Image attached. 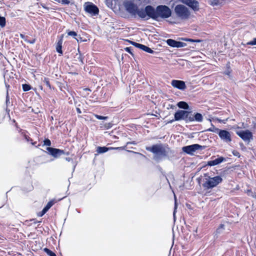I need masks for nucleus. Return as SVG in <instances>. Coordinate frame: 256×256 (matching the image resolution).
<instances>
[{"label":"nucleus","instance_id":"45","mask_svg":"<svg viewBox=\"0 0 256 256\" xmlns=\"http://www.w3.org/2000/svg\"><path fill=\"white\" fill-rule=\"evenodd\" d=\"M224 74L226 75L230 76V71L229 70H228L224 72Z\"/></svg>","mask_w":256,"mask_h":256},{"label":"nucleus","instance_id":"27","mask_svg":"<svg viewBox=\"0 0 256 256\" xmlns=\"http://www.w3.org/2000/svg\"><path fill=\"white\" fill-rule=\"evenodd\" d=\"M22 89L24 92H27L30 90V86L28 84H23Z\"/></svg>","mask_w":256,"mask_h":256},{"label":"nucleus","instance_id":"6","mask_svg":"<svg viewBox=\"0 0 256 256\" xmlns=\"http://www.w3.org/2000/svg\"><path fill=\"white\" fill-rule=\"evenodd\" d=\"M174 118L176 121L184 120L186 122H188L189 120H192V118H190V112L184 110H178L175 112Z\"/></svg>","mask_w":256,"mask_h":256},{"label":"nucleus","instance_id":"43","mask_svg":"<svg viewBox=\"0 0 256 256\" xmlns=\"http://www.w3.org/2000/svg\"><path fill=\"white\" fill-rule=\"evenodd\" d=\"M20 37L22 38L24 41L25 39H27L28 36H25L24 34H20Z\"/></svg>","mask_w":256,"mask_h":256},{"label":"nucleus","instance_id":"4","mask_svg":"<svg viewBox=\"0 0 256 256\" xmlns=\"http://www.w3.org/2000/svg\"><path fill=\"white\" fill-rule=\"evenodd\" d=\"M205 181L202 184V186L206 189H211L216 186L222 181V178L220 176H217L211 178L208 174H204Z\"/></svg>","mask_w":256,"mask_h":256},{"label":"nucleus","instance_id":"5","mask_svg":"<svg viewBox=\"0 0 256 256\" xmlns=\"http://www.w3.org/2000/svg\"><path fill=\"white\" fill-rule=\"evenodd\" d=\"M174 12L176 16L182 20L189 18L190 12L189 9L183 4H178L174 8Z\"/></svg>","mask_w":256,"mask_h":256},{"label":"nucleus","instance_id":"11","mask_svg":"<svg viewBox=\"0 0 256 256\" xmlns=\"http://www.w3.org/2000/svg\"><path fill=\"white\" fill-rule=\"evenodd\" d=\"M218 134L220 139L226 142H230L232 141L230 132L226 130H220Z\"/></svg>","mask_w":256,"mask_h":256},{"label":"nucleus","instance_id":"19","mask_svg":"<svg viewBox=\"0 0 256 256\" xmlns=\"http://www.w3.org/2000/svg\"><path fill=\"white\" fill-rule=\"evenodd\" d=\"M178 106L180 108H182L184 110H188L189 106L188 104L185 102L181 101L178 102L177 104Z\"/></svg>","mask_w":256,"mask_h":256},{"label":"nucleus","instance_id":"38","mask_svg":"<svg viewBox=\"0 0 256 256\" xmlns=\"http://www.w3.org/2000/svg\"><path fill=\"white\" fill-rule=\"evenodd\" d=\"M25 42L31 44H34L36 42V38H34L31 40H28V39H25Z\"/></svg>","mask_w":256,"mask_h":256},{"label":"nucleus","instance_id":"49","mask_svg":"<svg viewBox=\"0 0 256 256\" xmlns=\"http://www.w3.org/2000/svg\"><path fill=\"white\" fill-rule=\"evenodd\" d=\"M66 160L68 162H70L72 160V159L70 158H66Z\"/></svg>","mask_w":256,"mask_h":256},{"label":"nucleus","instance_id":"3","mask_svg":"<svg viewBox=\"0 0 256 256\" xmlns=\"http://www.w3.org/2000/svg\"><path fill=\"white\" fill-rule=\"evenodd\" d=\"M126 10L132 16H136L137 14L141 18L146 20V6L144 8H138L136 4L131 1H126L124 2Z\"/></svg>","mask_w":256,"mask_h":256},{"label":"nucleus","instance_id":"20","mask_svg":"<svg viewBox=\"0 0 256 256\" xmlns=\"http://www.w3.org/2000/svg\"><path fill=\"white\" fill-rule=\"evenodd\" d=\"M56 201L53 200L50 201L44 208V212H46L48 210L55 204Z\"/></svg>","mask_w":256,"mask_h":256},{"label":"nucleus","instance_id":"34","mask_svg":"<svg viewBox=\"0 0 256 256\" xmlns=\"http://www.w3.org/2000/svg\"><path fill=\"white\" fill-rule=\"evenodd\" d=\"M130 43L134 46H135L136 48H140L141 46H142V44H138L134 42H130Z\"/></svg>","mask_w":256,"mask_h":256},{"label":"nucleus","instance_id":"7","mask_svg":"<svg viewBox=\"0 0 256 256\" xmlns=\"http://www.w3.org/2000/svg\"><path fill=\"white\" fill-rule=\"evenodd\" d=\"M204 148V146H202L198 144H193L182 147V150L187 154L193 155L194 152L196 150H202Z\"/></svg>","mask_w":256,"mask_h":256},{"label":"nucleus","instance_id":"29","mask_svg":"<svg viewBox=\"0 0 256 256\" xmlns=\"http://www.w3.org/2000/svg\"><path fill=\"white\" fill-rule=\"evenodd\" d=\"M68 34L70 36H72L75 39L77 40V38H76V36L78 35L76 32L74 31H70L68 32Z\"/></svg>","mask_w":256,"mask_h":256},{"label":"nucleus","instance_id":"32","mask_svg":"<svg viewBox=\"0 0 256 256\" xmlns=\"http://www.w3.org/2000/svg\"><path fill=\"white\" fill-rule=\"evenodd\" d=\"M44 145L46 146H50L51 145V142L49 139H46L44 141Z\"/></svg>","mask_w":256,"mask_h":256},{"label":"nucleus","instance_id":"37","mask_svg":"<svg viewBox=\"0 0 256 256\" xmlns=\"http://www.w3.org/2000/svg\"><path fill=\"white\" fill-rule=\"evenodd\" d=\"M124 50H125L126 52H128V53L132 55H133V54H132V51H131V50H132V48H131L130 47H126V48H124Z\"/></svg>","mask_w":256,"mask_h":256},{"label":"nucleus","instance_id":"41","mask_svg":"<svg viewBox=\"0 0 256 256\" xmlns=\"http://www.w3.org/2000/svg\"><path fill=\"white\" fill-rule=\"evenodd\" d=\"M232 154L234 156H238V158L240 157V154L238 151L234 150L232 152Z\"/></svg>","mask_w":256,"mask_h":256},{"label":"nucleus","instance_id":"2","mask_svg":"<svg viewBox=\"0 0 256 256\" xmlns=\"http://www.w3.org/2000/svg\"><path fill=\"white\" fill-rule=\"evenodd\" d=\"M146 150L154 154V159L157 162H159L163 158L167 157L170 150L168 148H166L162 144H157L150 147H146Z\"/></svg>","mask_w":256,"mask_h":256},{"label":"nucleus","instance_id":"1","mask_svg":"<svg viewBox=\"0 0 256 256\" xmlns=\"http://www.w3.org/2000/svg\"><path fill=\"white\" fill-rule=\"evenodd\" d=\"M146 20L151 18L158 20L159 18L165 19L168 18L172 15V10L170 8L165 5H160L154 8L152 6L148 5L146 6Z\"/></svg>","mask_w":256,"mask_h":256},{"label":"nucleus","instance_id":"23","mask_svg":"<svg viewBox=\"0 0 256 256\" xmlns=\"http://www.w3.org/2000/svg\"><path fill=\"white\" fill-rule=\"evenodd\" d=\"M224 230V225L220 224L215 232V235L222 233Z\"/></svg>","mask_w":256,"mask_h":256},{"label":"nucleus","instance_id":"52","mask_svg":"<svg viewBox=\"0 0 256 256\" xmlns=\"http://www.w3.org/2000/svg\"><path fill=\"white\" fill-rule=\"evenodd\" d=\"M6 86L7 88H9V85H7L6 84Z\"/></svg>","mask_w":256,"mask_h":256},{"label":"nucleus","instance_id":"15","mask_svg":"<svg viewBox=\"0 0 256 256\" xmlns=\"http://www.w3.org/2000/svg\"><path fill=\"white\" fill-rule=\"evenodd\" d=\"M190 118L192 120H189V122L196 121L197 122H202L203 120V116L200 113H195L194 116L190 112Z\"/></svg>","mask_w":256,"mask_h":256},{"label":"nucleus","instance_id":"46","mask_svg":"<svg viewBox=\"0 0 256 256\" xmlns=\"http://www.w3.org/2000/svg\"><path fill=\"white\" fill-rule=\"evenodd\" d=\"M76 112H78V114H81V113H82V112H81V110H80V108H76Z\"/></svg>","mask_w":256,"mask_h":256},{"label":"nucleus","instance_id":"12","mask_svg":"<svg viewBox=\"0 0 256 256\" xmlns=\"http://www.w3.org/2000/svg\"><path fill=\"white\" fill-rule=\"evenodd\" d=\"M166 44L170 46L172 48H182L186 46V44L184 42L176 41L172 39H168L166 41Z\"/></svg>","mask_w":256,"mask_h":256},{"label":"nucleus","instance_id":"40","mask_svg":"<svg viewBox=\"0 0 256 256\" xmlns=\"http://www.w3.org/2000/svg\"><path fill=\"white\" fill-rule=\"evenodd\" d=\"M184 40L186 41H188V42H200V40H195L190 39V38H186V39H184Z\"/></svg>","mask_w":256,"mask_h":256},{"label":"nucleus","instance_id":"42","mask_svg":"<svg viewBox=\"0 0 256 256\" xmlns=\"http://www.w3.org/2000/svg\"><path fill=\"white\" fill-rule=\"evenodd\" d=\"M41 6L44 9L48 10H50V8L48 7H47L46 6V5L44 4H40Z\"/></svg>","mask_w":256,"mask_h":256},{"label":"nucleus","instance_id":"48","mask_svg":"<svg viewBox=\"0 0 256 256\" xmlns=\"http://www.w3.org/2000/svg\"><path fill=\"white\" fill-rule=\"evenodd\" d=\"M111 127H112V124L110 123H109V124H108V126H106V128L108 129V128H110Z\"/></svg>","mask_w":256,"mask_h":256},{"label":"nucleus","instance_id":"25","mask_svg":"<svg viewBox=\"0 0 256 256\" xmlns=\"http://www.w3.org/2000/svg\"><path fill=\"white\" fill-rule=\"evenodd\" d=\"M44 251L49 256H56L53 252L48 248H44Z\"/></svg>","mask_w":256,"mask_h":256},{"label":"nucleus","instance_id":"24","mask_svg":"<svg viewBox=\"0 0 256 256\" xmlns=\"http://www.w3.org/2000/svg\"><path fill=\"white\" fill-rule=\"evenodd\" d=\"M208 130L218 134L220 130L218 128H216L214 125L212 124V127L208 128Z\"/></svg>","mask_w":256,"mask_h":256},{"label":"nucleus","instance_id":"31","mask_svg":"<svg viewBox=\"0 0 256 256\" xmlns=\"http://www.w3.org/2000/svg\"><path fill=\"white\" fill-rule=\"evenodd\" d=\"M24 138L25 140L27 141V142H31V144L33 146H35L36 144V142H32V140L30 138L28 137V136H26L25 135L24 136Z\"/></svg>","mask_w":256,"mask_h":256},{"label":"nucleus","instance_id":"10","mask_svg":"<svg viewBox=\"0 0 256 256\" xmlns=\"http://www.w3.org/2000/svg\"><path fill=\"white\" fill-rule=\"evenodd\" d=\"M180 2L189 6L194 11L199 10V2L196 0H180Z\"/></svg>","mask_w":256,"mask_h":256},{"label":"nucleus","instance_id":"8","mask_svg":"<svg viewBox=\"0 0 256 256\" xmlns=\"http://www.w3.org/2000/svg\"><path fill=\"white\" fill-rule=\"evenodd\" d=\"M84 10L92 16H96L98 14V8L92 2H88L85 4Z\"/></svg>","mask_w":256,"mask_h":256},{"label":"nucleus","instance_id":"39","mask_svg":"<svg viewBox=\"0 0 256 256\" xmlns=\"http://www.w3.org/2000/svg\"><path fill=\"white\" fill-rule=\"evenodd\" d=\"M61 3L63 4H68L70 1L69 0H61Z\"/></svg>","mask_w":256,"mask_h":256},{"label":"nucleus","instance_id":"18","mask_svg":"<svg viewBox=\"0 0 256 256\" xmlns=\"http://www.w3.org/2000/svg\"><path fill=\"white\" fill-rule=\"evenodd\" d=\"M62 38L57 42L56 46V52L60 54H62Z\"/></svg>","mask_w":256,"mask_h":256},{"label":"nucleus","instance_id":"35","mask_svg":"<svg viewBox=\"0 0 256 256\" xmlns=\"http://www.w3.org/2000/svg\"><path fill=\"white\" fill-rule=\"evenodd\" d=\"M248 44L255 45L256 44V38H254L252 40L248 42Z\"/></svg>","mask_w":256,"mask_h":256},{"label":"nucleus","instance_id":"13","mask_svg":"<svg viewBox=\"0 0 256 256\" xmlns=\"http://www.w3.org/2000/svg\"><path fill=\"white\" fill-rule=\"evenodd\" d=\"M172 86L178 90H184L186 88L185 82L182 80H174L171 82Z\"/></svg>","mask_w":256,"mask_h":256},{"label":"nucleus","instance_id":"22","mask_svg":"<svg viewBox=\"0 0 256 256\" xmlns=\"http://www.w3.org/2000/svg\"><path fill=\"white\" fill-rule=\"evenodd\" d=\"M140 49L150 54H152L154 52V51L150 48L144 44H142Z\"/></svg>","mask_w":256,"mask_h":256},{"label":"nucleus","instance_id":"50","mask_svg":"<svg viewBox=\"0 0 256 256\" xmlns=\"http://www.w3.org/2000/svg\"><path fill=\"white\" fill-rule=\"evenodd\" d=\"M174 121H176V120H174H174H171L170 121V122H169L172 123V122H174Z\"/></svg>","mask_w":256,"mask_h":256},{"label":"nucleus","instance_id":"28","mask_svg":"<svg viewBox=\"0 0 256 256\" xmlns=\"http://www.w3.org/2000/svg\"><path fill=\"white\" fill-rule=\"evenodd\" d=\"M43 82L48 88H51L50 82L48 78H44L43 80Z\"/></svg>","mask_w":256,"mask_h":256},{"label":"nucleus","instance_id":"33","mask_svg":"<svg viewBox=\"0 0 256 256\" xmlns=\"http://www.w3.org/2000/svg\"><path fill=\"white\" fill-rule=\"evenodd\" d=\"M177 208V204L176 202V199L175 198V204H174V208L173 212V216H174V220H176V210Z\"/></svg>","mask_w":256,"mask_h":256},{"label":"nucleus","instance_id":"30","mask_svg":"<svg viewBox=\"0 0 256 256\" xmlns=\"http://www.w3.org/2000/svg\"><path fill=\"white\" fill-rule=\"evenodd\" d=\"M94 116L97 119L100 120H106L108 118V116H100V115L96 114H94Z\"/></svg>","mask_w":256,"mask_h":256},{"label":"nucleus","instance_id":"17","mask_svg":"<svg viewBox=\"0 0 256 256\" xmlns=\"http://www.w3.org/2000/svg\"><path fill=\"white\" fill-rule=\"evenodd\" d=\"M118 148H114L112 147L107 148L106 146H98V147H97V148H96V152L98 154H102V153L106 152L110 150L118 149Z\"/></svg>","mask_w":256,"mask_h":256},{"label":"nucleus","instance_id":"26","mask_svg":"<svg viewBox=\"0 0 256 256\" xmlns=\"http://www.w3.org/2000/svg\"><path fill=\"white\" fill-rule=\"evenodd\" d=\"M6 18L4 16H0V26L2 28H4L6 26Z\"/></svg>","mask_w":256,"mask_h":256},{"label":"nucleus","instance_id":"51","mask_svg":"<svg viewBox=\"0 0 256 256\" xmlns=\"http://www.w3.org/2000/svg\"><path fill=\"white\" fill-rule=\"evenodd\" d=\"M55 0L58 2L59 3H61V0Z\"/></svg>","mask_w":256,"mask_h":256},{"label":"nucleus","instance_id":"44","mask_svg":"<svg viewBox=\"0 0 256 256\" xmlns=\"http://www.w3.org/2000/svg\"><path fill=\"white\" fill-rule=\"evenodd\" d=\"M46 212H44V209L42 210V211L41 212H40L39 214V216H42L43 215H44Z\"/></svg>","mask_w":256,"mask_h":256},{"label":"nucleus","instance_id":"47","mask_svg":"<svg viewBox=\"0 0 256 256\" xmlns=\"http://www.w3.org/2000/svg\"><path fill=\"white\" fill-rule=\"evenodd\" d=\"M247 193H248V195H249V196H250H250H253L252 195V192H251V190H248V191H247Z\"/></svg>","mask_w":256,"mask_h":256},{"label":"nucleus","instance_id":"53","mask_svg":"<svg viewBox=\"0 0 256 256\" xmlns=\"http://www.w3.org/2000/svg\"><path fill=\"white\" fill-rule=\"evenodd\" d=\"M0 56H2V54L0 52Z\"/></svg>","mask_w":256,"mask_h":256},{"label":"nucleus","instance_id":"16","mask_svg":"<svg viewBox=\"0 0 256 256\" xmlns=\"http://www.w3.org/2000/svg\"><path fill=\"white\" fill-rule=\"evenodd\" d=\"M224 158L222 156H220L217 158H216L215 160H210V161L208 162L207 164L210 166H216V165H218V164H220L222 162H224Z\"/></svg>","mask_w":256,"mask_h":256},{"label":"nucleus","instance_id":"9","mask_svg":"<svg viewBox=\"0 0 256 256\" xmlns=\"http://www.w3.org/2000/svg\"><path fill=\"white\" fill-rule=\"evenodd\" d=\"M236 134L244 141L249 142L252 138V133L248 130H240L236 132Z\"/></svg>","mask_w":256,"mask_h":256},{"label":"nucleus","instance_id":"21","mask_svg":"<svg viewBox=\"0 0 256 256\" xmlns=\"http://www.w3.org/2000/svg\"><path fill=\"white\" fill-rule=\"evenodd\" d=\"M223 0H208V2L212 6H215L222 4Z\"/></svg>","mask_w":256,"mask_h":256},{"label":"nucleus","instance_id":"14","mask_svg":"<svg viewBox=\"0 0 256 256\" xmlns=\"http://www.w3.org/2000/svg\"><path fill=\"white\" fill-rule=\"evenodd\" d=\"M46 150L54 158H58V156L64 154V152L63 150L50 147H48L46 148Z\"/></svg>","mask_w":256,"mask_h":256},{"label":"nucleus","instance_id":"36","mask_svg":"<svg viewBox=\"0 0 256 256\" xmlns=\"http://www.w3.org/2000/svg\"><path fill=\"white\" fill-rule=\"evenodd\" d=\"M9 103H10V98H9L8 93V90L7 89L6 96V105H8V104Z\"/></svg>","mask_w":256,"mask_h":256}]
</instances>
